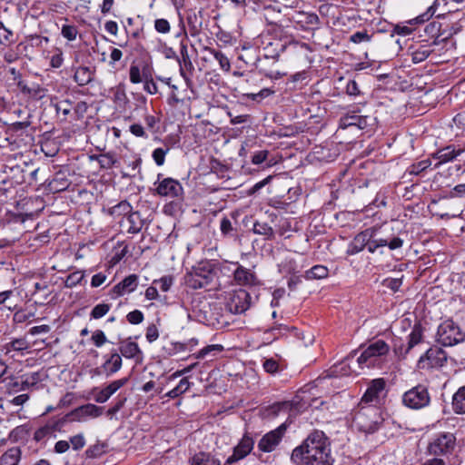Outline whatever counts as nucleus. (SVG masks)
<instances>
[{"mask_svg": "<svg viewBox=\"0 0 465 465\" xmlns=\"http://www.w3.org/2000/svg\"><path fill=\"white\" fill-rule=\"evenodd\" d=\"M295 465H332L330 442L321 430L311 432L291 455Z\"/></svg>", "mask_w": 465, "mask_h": 465, "instance_id": "nucleus-1", "label": "nucleus"}, {"mask_svg": "<svg viewBox=\"0 0 465 465\" xmlns=\"http://www.w3.org/2000/svg\"><path fill=\"white\" fill-rule=\"evenodd\" d=\"M404 241L397 236L380 235L379 228L370 227L359 232L350 242L347 254L354 255L367 247L369 252L374 253L381 247L388 246L391 251L401 249Z\"/></svg>", "mask_w": 465, "mask_h": 465, "instance_id": "nucleus-2", "label": "nucleus"}, {"mask_svg": "<svg viewBox=\"0 0 465 465\" xmlns=\"http://www.w3.org/2000/svg\"><path fill=\"white\" fill-rule=\"evenodd\" d=\"M390 351V346L382 340L371 343L358 357L357 362L361 369L381 368L384 357Z\"/></svg>", "mask_w": 465, "mask_h": 465, "instance_id": "nucleus-3", "label": "nucleus"}, {"mask_svg": "<svg viewBox=\"0 0 465 465\" xmlns=\"http://www.w3.org/2000/svg\"><path fill=\"white\" fill-rule=\"evenodd\" d=\"M380 420L379 410L375 406L361 405L353 416L352 422L359 430L372 433L378 429Z\"/></svg>", "mask_w": 465, "mask_h": 465, "instance_id": "nucleus-4", "label": "nucleus"}, {"mask_svg": "<svg viewBox=\"0 0 465 465\" xmlns=\"http://www.w3.org/2000/svg\"><path fill=\"white\" fill-rule=\"evenodd\" d=\"M437 341L443 346H454L465 341V331L452 320H446L438 328Z\"/></svg>", "mask_w": 465, "mask_h": 465, "instance_id": "nucleus-5", "label": "nucleus"}, {"mask_svg": "<svg viewBox=\"0 0 465 465\" xmlns=\"http://www.w3.org/2000/svg\"><path fill=\"white\" fill-rule=\"evenodd\" d=\"M213 270L208 262H201L193 266L184 276L185 284L192 289H202L213 281Z\"/></svg>", "mask_w": 465, "mask_h": 465, "instance_id": "nucleus-6", "label": "nucleus"}, {"mask_svg": "<svg viewBox=\"0 0 465 465\" xmlns=\"http://www.w3.org/2000/svg\"><path fill=\"white\" fill-rule=\"evenodd\" d=\"M456 446V437L450 432H442L436 435L428 445V452L433 456H445L450 454Z\"/></svg>", "mask_w": 465, "mask_h": 465, "instance_id": "nucleus-7", "label": "nucleus"}, {"mask_svg": "<svg viewBox=\"0 0 465 465\" xmlns=\"http://www.w3.org/2000/svg\"><path fill=\"white\" fill-rule=\"evenodd\" d=\"M402 402L410 409L419 410L430 404V396L425 386L418 385L403 394Z\"/></svg>", "mask_w": 465, "mask_h": 465, "instance_id": "nucleus-8", "label": "nucleus"}, {"mask_svg": "<svg viewBox=\"0 0 465 465\" xmlns=\"http://www.w3.org/2000/svg\"><path fill=\"white\" fill-rule=\"evenodd\" d=\"M41 381L39 372H31L21 376V381L14 376L7 377L4 380L5 382V391L8 394H15L19 391H27Z\"/></svg>", "mask_w": 465, "mask_h": 465, "instance_id": "nucleus-9", "label": "nucleus"}, {"mask_svg": "<svg viewBox=\"0 0 465 465\" xmlns=\"http://www.w3.org/2000/svg\"><path fill=\"white\" fill-rule=\"evenodd\" d=\"M287 430V426L283 423L264 434L258 442V450L262 452L273 451L282 440Z\"/></svg>", "mask_w": 465, "mask_h": 465, "instance_id": "nucleus-10", "label": "nucleus"}, {"mask_svg": "<svg viewBox=\"0 0 465 465\" xmlns=\"http://www.w3.org/2000/svg\"><path fill=\"white\" fill-rule=\"evenodd\" d=\"M250 299V294L245 290H235L229 294L226 307L232 313H242L249 309Z\"/></svg>", "mask_w": 465, "mask_h": 465, "instance_id": "nucleus-11", "label": "nucleus"}, {"mask_svg": "<svg viewBox=\"0 0 465 465\" xmlns=\"http://www.w3.org/2000/svg\"><path fill=\"white\" fill-rule=\"evenodd\" d=\"M447 361V353L441 348L437 346L430 348L424 356L419 360L420 368H439L442 367Z\"/></svg>", "mask_w": 465, "mask_h": 465, "instance_id": "nucleus-12", "label": "nucleus"}, {"mask_svg": "<svg viewBox=\"0 0 465 465\" xmlns=\"http://www.w3.org/2000/svg\"><path fill=\"white\" fill-rule=\"evenodd\" d=\"M156 193L166 198H180L183 193L182 184L173 178H164L159 182Z\"/></svg>", "mask_w": 465, "mask_h": 465, "instance_id": "nucleus-13", "label": "nucleus"}, {"mask_svg": "<svg viewBox=\"0 0 465 465\" xmlns=\"http://www.w3.org/2000/svg\"><path fill=\"white\" fill-rule=\"evenodd\" d=\"M103 413V408L99 407L97 405L88 403L83 406H80L74 411H72L70 413L65 415L64 418H65V422L70 420H76V421H82L86 417H92L96 418L102 415Z\"/></svg>", "mask_w": 465, "mask_h": 465, "instance_id": "nucleus-14", "label": "nucleus"}, {"mask_svg": "<svg viewBox=\"0 0 465 465\" xmlns=\"http://www.w3.org/2000/svg\"><path fill=\"white\" fill-rule=\"evenodd\" d=\"M254 440L249 435H244L233 448V453L228 457L226 463L232 464L245 458L253 449Z\"/></svg>", "mask_w": 465, "mask_h": 465, "instance_id": "nucleus-15", "label": "nucleus"}, {"mask_svg": "<svg viewBox=\"0 0 465 465\" xmlns=\"http://www.w3.org/2000/svg\"><path fill=\"white\" fill-rule=\"evenodd\" d=\"M128 378H122L119 380L113 381L102 390L98 391L97 389H94V391H96L94 398V401L98 403L106 402L110 399V397L122 387H124L128 382Z\"/></svg>", "mask_w": 465, "mask_h": 465, "instance_id": "nucleus-16", "label": "nucleus"}, {"mask_svg": "<svg viewBox=\"0 0 465 465\" xmlns=\"http://www.w3.org/2000/svg\"><path fill=\"white\" fill-rule=\"evenodd\" d=\"M119 354L121 357H124L125 359H134L136 362H140L143 358V352L139 348V345L131 341V339H127L119 343Z\"/></svg>", "mask_w": 465, "mask_h": 465, "instance_id": "nucleus-17", "label": "nucleus"}, {"mask_svg": "<svg viewBox=\"0 0 465 465\" xmlns=\"http://www.w3.org/2000/svg\"><path fill=\"white\" fill-rule=\"evenodd\" d=\"M121 227L124 228L128 233L136 234L139 233L143 225L144 220L139 212H131L121 223Z\"/></svg>", "mask_w": 465, "mask_h": 465, "instance_id": "nucleus-18", "label": "nucleus"}, {"mask_svg": "<svg viewBox=\"0 0 465 465\" xmlns=\"http://www.w3.org/2000/svg\"><path fill=\"white\" fill-rule=\"evenodd\" d=\"M138 286V276L136 274H130L123 281L117 283L112 289L114 297L123 296L126 293L133 292Z\"/></svg>", "mask_w": 465, "mask_h": 465, "instance_id": "nucleus-19", "label": "nucleus"}, {"mask_svg": "<svg viewBox=\"0 0 465 465\" xmlns=\"http://www.w3.org/2000/svg\"><path fill=\"white\" fill-rule=\"evenodd\" d=\"M384 388L385 381L383 379L380 378L372 380L363 394L360 405H362L363 403H371L376 401L379 394L384 390Z\"/></svg>", "mask_w": 465, "mask_h": 465, "instance_id": "nucleus-20", "label": "nucleus"}, {"mask_svg": "<svg viewBox=\"0 0 465 465\" xmlns=\"http://www.w3.org/2000/svg\"><path fill=\"white\" fill-rule=\"evenodd\" d=\"M123 366V360L117 351L114 350L112 352L105 356V361L102 365L106 377H110L118 372Z\"/></svg>", "mask_w": 465, "mask_h": 465, "instance_id": "nucleus-21", "label": "nucleus"}, {"mask_svg": "<svg viewBox=\"0 0 465 465\" xmlns=\"http://www.w3.org/2000/svg\"><path fill=\"white\" fill-rule=\"evenodd\" d=\"M371 120L368 116L358 114H346L340 119V127L345 129L351 126H356L361 130L367 128Z\"/></svg>", "mask_w": 465, "mask_h": 465, "instance_id": "nucleus-22", "label": "nucleus"}, {"mask_svg": "<svg viewBox=\"0 0 465 465\" xmlns=\"http://www.w3.org/2000/svg\"><path fill=\"white\" fill-rule=\"evenodd\" d=\"M17 85L24 94H26L35 100H40L46 95V89L41 87L39 84H34L33 85L28 86L25 82L19 81Z\"/></svg>", "mask_w": 465, "mask_h": 465, "instance_id": "nucleus-23", "label": "nucleus"}, {"mask_svg": "<svg viewBox=\"0 0 465 465\" xmlns=\"http://www.w3.org/2000/svg\"><path fill=\"white\" fill-rule=\"evenodd\" d=\"M74 70V80L78 85L84 86L93 81L94 72L90 67L78 66Z\"/></svg>", "mask_w": 465, "mask_h": 465, "instance_id": "nucleus-24", "label": "nucleus"}, {"mask_svg": "<svg viewBox=\"0 0 465 465\" xmlns=\"http://www.w3.org/2000/svg\"><path fill=\"white\" fill-rule=\"evenodd\" d=\"M462 153V149L456 150L453 146H447L438 151L434 154V158L439 160V163L435 165V167H438L440 164L452 161Z\"/></svg>", "mask_w": 465, "mask_h": 465, "instance_id": "nucleus-25", "label": "nucleus"}, {"mask_svg": "<svg viewBox=\"0 0 465 465\" xmlns=\"http://www.w3.org/2000/svg\"><path fill=\"white\" fill-rule=\"evenodd\" d=\"M234 280L241 285H252L256 277L250 270L239 266L234 272Z\"/></svg>", "mask_w": 465, "mask_h": 465, "instance_id": "nucleus-26", "label": "nucleus"}, {"mask_svg": "<svg viewBox=\"0 0 465 465\" xmlns=\"http://www.w3.org/2000/svg\"><path fill=\"white\" fill-rule=\"evenodd\" d=\"M451 407L456 414H465V385L453 394Z\"/></svg>", "mask_w": 465, "mask_h": 465, "instance_id": "nucleus-27", "label": "nucleus"}, {"mask_svg": "<svg viewBox=\"0 0 465 465\" xmlns=\"http://www.w3.org/2000/svg\"><path fill=\"white\" fill-rule=\"evenodd\" d=\"M191 465H221V462L213 454L201 451L193 455Z\"/></svg>", "mask_w": 465, "mask_h": 465, "instance_id": "nucleus-28", "label": "nucleus"}, {"mask_svg": "<svg viewBox=\"0 0 465 465\" xmlns=\"http://www.w3.org/2000/svg\"><path fill=\"white\" fill-rule=\"evenodd\" d=\"M21 454V450L17 447L8 449L0 457V465H18Z\"/></svg>", "mask_w": 465, "mask_h": 465, "instance_id": "nucleus-29", "label": "nucleus"}, {"mask_svg": "<svg viewBox=\"0 0 465 465\" xmlns=\"http://www.w3.org/2000/svg\"><path fill=\"white\" fill-rule=\"evenodd\" d=\"M64 423H65V418H61V419L54 421L52 424H48L45 427L38 429L35 432V439L36 440H41L45 435H47L51 431L60 430Z\"/></svg>", "mask_w": 465, "mask_h": 465, "instance_id": "nucleus-30", "label": "nucleus"}, {"mask_svg": "<svg viewBox=\"0 0 465 465\" xmlns=\"http://www.w3.org/2000/svg\"><path fill=\"white\" fill-rule=\"evenodd\" d=\"M133 211L132 205L126 200L121 201L108 210V214L113 217L126 216Z\"/></svg>", "mask_w": 465, "mask_h": 465, "instance_id": "nucleus-31", "label": "nucleus"}, {"mask_svg": "<svg viewBox=\"0 0 465 465\" xmlns=\"http://www.w3.org/2000/svg\"><path fill=\"white\" fill-rule=\"evenodd\" d=\"M328 273L329 270L327 267L323 265H315L306 272L305 278L308 280L323 279L328 276Z\"/></svg>", "mask_w": 465, "mask_h": 465, "instance_id": "nucleus-32", "label": "nucleus"}, {"mask_svg": "<svg viewBox=\"0 0 465 465\" xmlns=\"http://www.w3.org/2000/svg\"><path fill=\"white\" fill-rule=\"evenodd\" d=\"M223 351V346L221 344H212L208 345L202 350H200L197 353L193 354L196 359H203L208 355H216L217 353Z\"/></svg>", "mask_w": 465, "mask_h": 465, "instance_id": "nucleus-33", "label": "nucleus"}, {"mask_svg": "<svg viewBox=\"0 0 465 465\" xmlns=\"http://www.w3.org/2000/svg\"><path fill=\"white\" fill-rule=\"evenodd\" d=\"M29 348V344L25 338L15 339L5 345L6 352L12 351H22Z\"/></svg>", "mask_w": 465, "mask_h": 465, "instance_id": "nucleus-34", "label": "nucleus"}, {"mask_svg": "<svg viewBox=\"0 0 465 465\" xmlns=\"http://www.w3.org/2000/svg\"><path fill=\"white\" fill-rule=\"evenodd\" d=\"M432 50L427 46H420L411 53V59L414 64L425 61L431 54Z\"/></svg>", "mask_w": 465, "mask_h": 465, "instance_id": "nucleus-35", "label": "nucleus"}, {"mask_svg": "<svg viewBox=\"0 0 465 465\" xmlns=\"http://www.w3.org/2000/svg\"><path fill=\"white\" fill-rule=\"evenodd\" d=\"M210 53L213 55L215 60L219 63L220 67L225 71L229 72L231 70V63L229 58L221 51L211 49Z\"/></svg>", "mask_w": 465, "mask_h": 465, "instance_id": "nucleus-36", "label": "nucleus"}, {"mask_svg": "<svg viewBox=\"0 0 465 465\" xmlns=\"http://www.w3.org/2000/svg\"><path fill=\"white\" fill-rule=\"evenodd\" d=\"M117 162L114 154L111 153L100 154L98 157V163L102 168L110 169Z\"/></svg>", "mask_w": 465, "mask_h": 465, "instance_id": "nucleus-37", "label": "nucleus"}, {"mask_svg": "<svg viewBox=\"0 0 465 465\" xmlns=\"http://www.w3.org/2000/svg\"><path fill=\"white\" fill-rule=\"evenodd\" d=\"M253 232L264 236H272L273 234L272 228L267 223L255 222L253 224Z\"/></svg>", "mask_w": 465, "mask_h": 465, "instance_id": "nucleus-38", "label": "nucleus"}, {"mask_svg": "<svg viewBox=\"0 0 465 465\" xmlns=\"http://www.w3.org/2000/svg\"><path fill=\"white\" fill-rule=\"evenodd\" d=\"M61 35L68 41H74L78 35V29L75 25H64L61 29Z\"/></svg>", "mask_w": 465, "mask_h": 465, "instance_id": "nucleus-39", "label": "nucleus"}, {"mask_svg": "<svg viewBox=\"0 0 465 465\" xmlns=\"http://www.w3.org/2000/svg\"><path fill=\"white\" fill-rule=\"evenodd\" d=\"M422 333L420 328L415 327L409 335L408 348L406 353L421 341Z\"/></svg>", "mask_w": 465, "mask_h": 465, "instance_id": "nucleus-40", "label": "nucleus"}, {"mask_svg": "<svg viewBox=\"0 0 465 465\" xmlns=\"http://www.w3.org/2000/svg\"><path fill=\"white\" fill-rule=\"evenodd\" d=\"M110 308L111 306L107 303H99L93 308L90 315L94 319H100L110 311Z\"/></svg>", "mask_w": 465, "mask_h": 465, "instance_id": "nucleus-41", "label": "nucleus"}, {"mask_svg": "<svg viewBox=\"0 0 465 465\" xmlns=\"http://www.w3.org/2000/svg\"><path fill=\"white\" fill-rule=\"evenodd\" d=\"M153 284H159L162 292H168L173 284V277L172 275H164L160 279L154 280Z\"/></svg>", "mask_w": 465, "mask_h": 465, "instance_id": "nucleus-42", "label": "nucleus"}, {"mask_svg": "<svg viewBox=\"0 0 465 465\" xmlns=\"http://www.w3.org/2000/svg\"><path fill=\"white\" fill-rule=\"evenodd\" d=\"M84 279V272L77 271L70 273L65 280V286L73 288L76 286Z\"/></svg>", "mask_w": 465, "mask_h": 465, "instance_id": "nucleus-43", "label": "nucleus"}, {"mask_svg": "<svg viewBox=\"0 0 465 465\" xmlns=\"http://www.w3.org/2000/svg\"><path fill=\"white\" fill-rule=\"evenodd\" d=\"M169 152V148H156L153 152V159L158 166H162L165 161V155Z\"/></svg>", "mask_w": 465, "mask_h": 465, "instance_id": "nucleus-44", "label": "nucleus"}, {"mask_svg": "<svg viewBox=\"0 0 465 465\" xmlns=\"http://www.w3.org/2000/svg\"><path fill=\"white\" fill-rule=\"evenodd\" d=\"M130 81L133 84H140L143 82V77L142 76L140 65L132 64L129 70Z\"/></svg>", "mask_w": 465, "mask_h": 465, "instance_id": "nucleus-45", "label": "nucleus"}, {"mask_svg": "<svg viewBox=\"0 0 465 465\" xmlns=\"http://www.w3.org/2000/svg\"><path fill=\"white\" fill-rule=\"evenodd\" d=\"M154 29L159 34H168L171 31L170 23L163 18H158L154 21Z\"/></svg>", "mask_w": 465, "mask_h": 465, "instance_id": "nucleus-46", "label": "nucleus"}, {"mask_svg": "<svg viewBox=\"0 0 465 465\" xmlns=\"http://www.w3.org/2000/svg\"><path fill=\"white\" fill-rule=\"evenodd\" d=\"M371 35L367 31H358L350 36V41L353 44H361L362 42H370Z\"/></svg>", "mask_w": 465, "mask_h": 465, "instance_id": "nucleus-47", "label": "nucleus"}, {"mask_svg": "<svg viewBox=\"0 0 465 465\" xmlns=\"http://www.w3.org/2000/svg\"><path fill=\"white\" fill-rule=\"evenodd\" d=\"M91 340L93 343L98 348L102 347L104 344L107 342V338L104 332L101 330H96L95 331H94Z\"/></svg>", "mask_w": 465, "mask_h": 465, "instance_id": "nucleus-48", "label": "nucleus"}, {"mask_svg": "<svg viewBox=\"0 0 465 465\" xmlns=\"http://www.w3.org/2000/svg\"><path fill=\"white\" fill-rule=\"evenodd\" d=\"M13 36L12 31L7 29L2 22H0V44L7 45L12 42L11 37Z\"/></svg>", "mask_w": 465, "mask_h": 465, "instance_id": "nucleus-49", "label": "nucleus"}, {"mask_svg": "<svg viewBox=\"0 0 465 465\" xmlns=\"http://www.w3.org/2000/svg\"><path fill=\"white\" fill-rule=\"evenodd\" d=\"M430 165V160L420 161L418 163L412 164L411 166L410 173L417 175V174L420 173L421 172H423L424 170H426Z\"/></svg>", "mask_w": 465, "mask_h": 465, "instance_id": "nucleus-50", "label": "nucleus"}, {"mask_svg": "<svg viewBox=\"0 0 465 465\" xmlns=\"http://www.w3.org/2000/svg\"><path fill=\"white\" fill-rule=\"evenodd\" d=\"M126 319L131 324H139L143 321V313L139 310H134L126 315Z\"/></svg>", "mask_w": 465, "mask_h": 465, "instance_id": "nucleus-51", "label": "nucleus"}, {"mask_svg": "<svg viewBox=\"0 0 465 465\" xmlns=\"http://www.w3.org/2000/svg\"><path fill=\"white\" fill-rule=\"evenodd\" d=\"M145 337L149 342H153L159 338V331L155 324H150L147 327Z\"/></svg>", "mask_w": 465, "mask_h": 465, "instance_id": "nucleus-52", "label": "nucleus"}, {"mask_svg": "<svg viewBox=\"0 0 465 465\" xmlns=\"http://www.w3.org/2000/svg\"><path fill=\"white\" fill-rule=\"evenodd\" d=\"M220 229L223 234L228 235L232 232L233 227L229 218L223 217L221 220Z\"/></svg>", "mask_w": 465, "mask_h": 465, "instance_id": "nucleus-53", "label": "nucleus"}, {"mask_svg": "<svg viewBox=\"0 0 465 465\" xmlns=\"http://www.w3.org/2000/svg\"><path fill=\"white\" fill-rule=\"evenodd\" d=\"M70 443L72 444L73 449L77 450L84 448L85 445V440L82 434H78L70 438Z\"/></svg>", "mask_w": 465, "mask_h": 465, "instance_id": "nucleus-54", "label": "nucleus"}, {"mask_svg": "<svg viewBox=\"0 0 465 465\" xmlns=\"http://www.w3.org/2000/svg\"><path fill=\"white\" fill-rule=\"evenodd\" d=\"M279 364L273 359H267L263 362V369L268 373H275L278 371Z\"/></svg>", "mask_w": 465, "mask_h": 465, "instance_id": "nucleus-55", "label": "nucleus"}, {"mask_svg": "<svg viewBox=\"0 0 465 465\" xmlns=\"http://www.w3.org/2000/svg\"><path fill=\"white\" fill-rule=\"evenodd\" d=\"M268 154L269 152L267 150L256 152L252 157V163L253 164H261L267 159Z\"/></svg>", "mask_w": 465, "mask_h": 465, "instance_id": "nucleus-56", "label": "nucleus"}, {"mask_svg": "<svg viewBox=\"0 0 465 465\" xmlns=\"http://www.w3.org/2000/svg\"><path fill=\"white\" fill-rule=\"evenodd\" d=\"M64 62L63 53L61 50H57V53L52 55L50 60V65L53 68H59Z\"/></svg>", "mask_w": 465, "mask_h": 465, "instance_id": "nucleus-57", "label": "nucleus"}, {"mask_svg": "<svg viewBox=\"0 0 465 465\" xmlns=\"http://www.w3.org/2000/svg\"><path fill=\"white\" fill-rule=\"evenodd\" d=\"M346 93L351 96H357L360 94L358 84L354 80H350L346 85Z\"/></svg>", "mask_w": 465, "mask_h": 465, "instance_id": "nucleus-58", "label": "nucleus"}, {"mask_svg": "<svg viewBox=\"0 0 465 465\" xmlns=\"http://www.w3.org/2000/svg\"><path fill=\"white\" fill-rule=\"evenodd\" d=\"M188 25L193 29L197 31L201 25V22L198 21V17L195 12H192L187 15Z\"/></svg>", "mask_w": 465, "mask_h": 465, "instance_id": "nucleus-59", "label": "nucleus"}, {"mask_svg": "<svg viewBox=\"0 0 465 465\" xmlns=\"http://www.w3.org/2000/svg\"><path fill=\"white\" fill-rule=\"evenodd\" d=\"M140 70L142 76L143 77V81L150 80L153 78V68L150 64L143 63L140 65Z\"/></svg>", "mask_w": 465, "mask_h": 465, "instance_id": "nucleus-60", "label": "nucleus"}, {"mask_svg": "<svg viewBox=\"0 0 465 465\" xmlns=\"http://www.w3.org/2000/svg\"><path fill=\"white\" fill-rule=\"evenodd\" d=\"M130 132L136 137H147L143 127L139 124H134L130 126Z\"/></svg>", "mask_w": 465, "mask_h": 465, "instance_id": "nucleus-61", "label": "nucleus"}, {"mask_svg": "<svg viewBox=\"0 0 465 465\" xmlns=\"http://www.w3.org/2000/svg\"><path fill=\"white\" fill-rule=\"evenodd\" d=\"M143 89L144 91H146L147 93L151 94H154L157 93L158 91V87L156 85V84L153 82V79H150V80H145L143 81Z\"/></svg>", "mask_w": 465, "mask_h": 465, "instance_id": "nucleus-62", "label": "nucleus"}, {"mask_svg": "<svg viewBox=\"0 0 465 465\" xmlns=\"http://www.w3.org/2000/svg\"><path fill=\"white\" fill-rule=\"evenodd\" d=\"M450 197H462L465 196V183H460L452 189L450 193Z\"/></svg>", "mask_w": 465, "mask_h": 465, "instance_id": "nucleus-63", "label": "nucleus"}, {"mask_svg": "<svg viewBox=\"0 0 465 465\" xmlns=\"http://www.w3.org/2000/svg\"><path fill=\"white\" fill-rule=\"evenodd\" d=\"M453 122L460 129H465V111L458 113L454 116Z\"/></svg>", "mask_w": 465, "mask_h": 465, "instance_id": "nucleus-64", "label": "nucleus"}]
</instances>
